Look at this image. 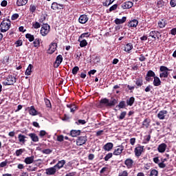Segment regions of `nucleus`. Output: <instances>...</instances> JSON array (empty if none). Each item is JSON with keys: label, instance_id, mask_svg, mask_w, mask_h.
Wrapping results in <instances>:
<instances>
[{"label": "nucleus", "instance_id": "1", "mask_svg": "<svg viewBox=\"0 0 176 176\" xmlns=\"http://www.w3.org/2000/svg\"><path fill=\"white\" fill-rule=\"evenodd\" d=\"M118 102V99H116L113 97H111V100L107 99V98H104L100 100V105H104L106 107H115Z\"/></svg>", "mask_w": 176, "mask_h": 176}, {"label": "nucleus", "instance_id": "2", "mask_svg": "<svg viewBox=\"0 0 176 176\" xmlns=\"http://www.w3.org/2000/svg\"><path fill=\"white\" fill-rule=\"evenodd\" d=\"M11 27V21L9 18H6L0 24V31L1 32L5 33L6 31L9 30Z\"/></svg>", "mask_w": 176, "mask_h": 176}, {"label": "nucleus", "instance_id": "3", "mask_svg": "<svg viewBox=\"0 0 176 176\" xmlns=\"http://www.w3.org/2000/svg\"><path fill=\"white\" fill-rule=\"evenodd\" d=\"M170 71H172V69H168L166 66H161L160 67V72H161V73H160V77L161 79H162V78H168L170 74V72H168Z\"/></svg>", "mask_w": 176, "mask_h": 176}, {"label": "nucleus", "instance_id": "4", "mask_svg": "<svg viewBox=\"0 0 176 176\" xmlns=\"http://www.w3.org/2000/svg\"><path fill=\"white\" fill-rule=\"evenodd\" d=\"M51 26L48 23H43L40 33L41 36H46L50 32Z\"/></svg>", "mask_w": 176, "mask_h": 176}, {"label": "nucleus", "instance_id": "5", "mask_svg": "<svg viewBox=\"0 0 176 176\" xmlns=\"http://www.w3.org/2000/svg\"><path fill=\"white\" fill-rule=\"evenodd\" d=\"M16 78L14 77V76L9 75L8 77L6 78V81H4L3 83L5 86L14 85V83H16Z\"/></svg>", "mask_w": 176, "mask_h": 176}, {"label": "nucleus", "instance_id": "6", "mask_svg": "<svg viewBox=\"0 0 176 176\" xmlns=\"http://www.w3.org/2000/svg\"><path fill=\"white\" fill-rule=\"evenodd\" d=\"M144 146H140V144H138V146L135 147L134 149V153L136 157H139L142 154V152H144Z\"/></svg>", "mask_w": 176, "mask_h": 176}, {"label": "nucleus", "instance_id": "7", "mask_svg": "<svg viewBox=\"0 0 176 176\" xmlns=\"http://www.w3.org/2000/svg\"><path fill=\"white\" fill-rule=\"evenodd\" d=\"M87 141V136H86V135H85V136H79L76 139V145L77 146L84 145V144H86Z\"/></svg>", "mask_w": 176, "mask_h": 176}, {"label": "nucleus", "instance_id": "8", "mask_svg": "<svg viewBox=\"0 0 176 176\" xmlns=\"http://www.w3.org/2000/svg\"><path fill=\"white\" fill-rule=\"evenodd\" d=\"M123 151H124V146L121 144L120 146L116 147V148L113 152V155L115 156H119L122 153Z\"/></svg>", "mask_w": 176, "mask_h": 176}, {"label": "nucleus", "instance_id": "9", "mask_svg": "<svg viewBox=\"0 0 176 176\" xmlns=\"http://www.w3.org/2000/svg\"><path fill=\"white\" fill-rule=\"evenodd\" d=\"M57 173V170H56V165L51 168L45 169V173L47 174V175H54L55 173Z\"/></svg>", "mask_w": 176, "mask_h": 176}, {"label": "nucleus", "instance_id": "10", "mask_svg": "<svg viewBox=\"0 0 176 176\" xmlns=\"http://www.w3.org/2000/svg\"><path fill=\"white\" fill-rule=\"evenodd\" d=\"M124 164L127 168H132L133 167L134 161L132 158H126L124 161Z\"/></svg>", "mask_w": 176, "mask_h": 176}, {"label": "nucleus", "instance_id": "11", "mask_svg": "<svg viewBox=\"0 0 176 176\" xmlns=\"http://www.w3.org/2000/svg\"><path fill=\"white\" fill-rule=\"evenodd\" d=\"M57 43H51V44L50 45V48H49V54H53V53H54L56 52V50H57Z\"/></svg>", "mask_w": 176, "mask_h": 176}, {"label": "nucleus", "instance_id": "12", "mask_svg": "<svg viewBox=\"0 0 176 176\" xmlns=\"http://www.w3.org/2000/svg\"><path fill=\"white\" fill-rule=\"evenodd\" d=\"M66 161L65 160H62L58 162L57 164H56L55 167L56 171H58L60 170L63 166L65 165Z\"/></svg>", "mask_w": 176, "mask_h": 176}, {"label": "nucleus", "instance_id": "13", "mask_svg": "<svg viewBox=\"0 0 176 176\" xmlns=\"http://www.w3.org/2000/svg\"><path fill=\"white\" fill-rule=\"evenodd\" d=\"M88 20H89V18L86 14L80 15V17L78 18V22L80 24H86Z\"/></svg>", "mask_w": 176, "mask_h": 176}, {"label": "nucleus", "instance_id": "14", "mask_svg": "<svg viewBox=\"0 0 176 176\" xmlns=\"http://www.w3.org/2000/svg\"><path fill=\"white\" fill-rule=\"evenodd\" d=\"M167 144L165 143H162L159 144L157 147V151L160 152V153H164V152L166 151Z\"/></svg>", "mask_w": 176, "mask_h": 176}, {"label": "nucleus", "instance_id": "15", "mask_svg": "<svg viewBox=\"0 0 176 176\" xmlns=\"http://www.w3.org/2000/svg\"><path fill=\"white\" fill-rule=\"evenodd\" d=\"M133 1H125L124 3L122 4L121 8H122L123 9H130L133 8Z\"/></svg>", "mask_w": 176, "mask_h": 176}, {"label": "nucleus", "instance_id": "16", "mask_svg": "<svg viewBox=\"0 0 176 176\" xmlns=\"http://www.w3.org/2000/svg\"><path fill=\"white\" fill-rule=\"evenodd\" d=\"M154 78V80L153 81V85L155 87H158V86H160L162 85V81L160 80V78L156 76V74L153 77Z\"/></svg>", "mask_w": 176, "mask_h": 176}, {"label": "nucleus", "instance_id": "17", "mask_svg": "<svg viewBox=\"0 0 176 176\" xmlns=\"http://www.w3.org/2000/svg\"><path fill=\"white\" fill-rule=\"evenodd\" d=\"M136 87L135 88L138 89L139 87H142L144 85V80L142 77H139L136 78V81H135Z\"/></svg>", "mask_w": 176, "mask_h": 176}, {"label": "nucleus", "instance_id": "18", "mask_svg": "<svg viewBox=\"0 0 176 176\" xmlns=\"http://www.w3.org/2000/svg\"><path fill=\"white\" fill-rule=\"evenodd\" d=\"M63 61V56L62 55H58L56 56L55 64L56 65V68H58Z\"/></svg>", "mask_w": 176, "mask_h": 176}, {"label": "nucleus", "instance_id": "19", "mask_svg": "<svg viewBox=\"0 0 176 176\" xmlns=\"http://www.w3.org/2000/svg\"><path fill=\"white\" fill-rule=\"evenodd\" d=\"M158 34H160L159 31L153 30L150 32L149 36H151V38H153L154 41H156V38H160V37L158 36Z\"/></svg>", "mask_w": 176, "mask_h": 176}, {"label": "nucleus", "instance_id": "20", "mask_svg": "<svg viewBox=\"0 0 176 176\" xmlns=\"http://www.w3.org/2000/svg\"><path fill=\"white\" fill-rule=\"evenodd\" d=\"M139 22L137 19H133L131 21H129L128 23V27L129 28H137Z\"/></svg>", "mask_w": 176, "mask_h": 176}, {"label": "nucleus", "instance_id": "21", "mask_svg": "<svg viewBox=\"0 0 176 176\" xmlns=\"http://www.w3.org/2000/svg\"><path fill=\"white\" fill-rule=\"evenodd\" d=\"M28 136L31 138L33 142H38L39 138H38V136L36 135V133H29Z\"/></svg>", "mask_w": 176, "mask_h": 176}, {"label": "nucleus", "instance_id": "22", "mask_svg": "<svg viewBox=\"0 0 176 176\" xmlns=\"http://www.w3.org/2000/svg\"><path fill=\"white\" fill-rule=\"evenodd\" d=\"M113 148V144L111 142L107 143L103 146V149L105 151H111Z\"/></svg>", "mask_w": 176, "mask_h": 176}, {"label": "nucleus", "instance_id": "23", "mask_svg": "<svg viewBox=\"0 0 176 176\" xmlns=\"http://www.w3.org/2000/svg\"><path fill=\"white\" fill-rule=\"evenodd\" d=\"M34 162V155H31V157H28L25 158L24 162L26 164H32Z\"/></svg>", "mask_w": 176, "mask_h": 176}, {"label": "nucleus", "instance_id": "24", "mask_svg": "<svg viewBox=\"0 0 176 176\" xmlns=\"http://www.w3.org/2000/svg\"><path fill=\"white\" fill-rule=\"evenodd\" d=\"M127 17L123 16L121 19L119 18H116L114 22L116 23V25H120L123 24V23H125L126 21Z\"/></svg>", "mask_w": 176, "mask_h": 176}, {"label": "nucleus", "instance_id": "25", "mask_svg": "<svg viewBox=\"0 0 176 176\" xmlns=\"http://www.w3.org/2000/svg\"><path fill=\"white\" fill-rule=\"evenodd\" d=\"M168 111L166 110L160 111L157 114V118L161 120H163V119L165 118V115H166Z\"/></svg>", "mask_w": 176, "mask_h": 176}, {"label": "nucleus", "instance_id": "26", "mask_svg": "<svg viewBox=\"0 0 176 176\" xmlns=\"http://www.w3.org/2000/svg\"><path fill=\"white\" fill-rule=\"evenodd\" d=\"M29 113L30 116H33L38 115V111L36 110V109L34 108V106H30Z\"/></svg>", "mask_w": 176, "mask_h": 176}, {"label": "nucleus", "instance_id": "27", "mask_svg": "<svg viewBox=\"0 0 176 176\" xmlns=\"http://www.w3.org/2000/svg\"><path fill=\"white\" fill-rule=\"evenodd\" d=\"M133 49V45L131 44V43H128L126 45H125L124 47V52L130 53L131 50Z\"/></svg>", "mask_w": 176, "mask_h": 176}, {"label": "nucleus", "instance_id": "28", "mask_svg": "<svg viewBox=\"0 0 176 176\" xmlns=\"http://www.w3.org/2000/svg\"><path fill=\"white\" fill-rule=\"evenodd\" d=\"M81 133L80 130H72L70 131V135L72 138L78 137V135H80Z\"/></svg>", "mask_w": 176, "mask_h": 176}, {"label": "nucleus", "instance_id": "29", "mask_svg": "<svg viewBox=\"0 0 176 176\" xmlns=\"http://www.w3.org/2000/svg\"><path fill=\"white\" fill-rule=\"evenodd\" d=\"M26 136L24 135H22V133H19V135H18V140L19 141V142L22 143V144H25L26 142Z\"/></svg>", "mask_w": 176, "mask_h": 176}, {"label": "nucleus", "instance_id": "30", "mask_svg": "<svg viewBox=\"0 0 176 176\" xmlns=\"http://www.w3.org/2000/svg\"><path fill=\"white\" fill-rule=\"evenodd\" d=\"M151 122V119L146 118L142 122V126L146 127V129H148V127L150 126Z\"/></svg>", "mask_w": 176, "mask_h": 176}, {"label": "nucleus", "instance_id": "31", "mask_svg": "<svg viewBox=\"0 0 176 176\" xmlns=\"http://www.w3.org/2000/svg\"><path fill=\"white\" fill-rule=\"evenodd\" d=\"M135 102V98L132 96L130 97L129 99L126 100V104L129 105V107H132Z\"/></svg>", "mask_w": 176, "mask_h": 176}, {"label": "nucleus", "instance_id": "32", "mask_svg": "<svg viewBox=\"0 0 176 176\" xmlns=\"http://www.w3.org/2000/svg\"><path fill=\"white\" fill-rule=\"evenodd\" d=\"M167 25L166 20V19H162L161 21H159L158 25L160 28H164Z\"/></svg>", "mask_w": 176, "mask_h": 176}, {"label": "nucleus", "instance_id": "33", "mask_svg": "<svg viewBox=\"0 0 176 176\" xmlns=\"http://www.w3.org/2000/svg\"><path fill=\"white\" fill-rule=\"evenodd\" d=\"M28 2V0H16V6H25Z\"/></svg>", "mask_w": 176, "mask_h": 176}, {"label": "nucleus", "instance_id": "34", "mask_svg": "<svg viewBox=\"0 0 176 176\" xmlns=\"http://www.w3.org/2000/svg\"><path fill=\"white\" fill-rule=\"evenodd\" d=\"M51 9H52V10H59L61 8L58 6V3L54 2L51 5Z\"/></svg>", "mask_w": 176, "mask_h": 176}, {"label": "nucleus", "instance_id": "35", "mask_svg": "<svg viewBox=\"0 0 176 176\" xmlns=\"http://www.w3.org/2000/svg\"><path fill=\"white\" fill-rule=\"evenodd\" d=\"M26 150L25 148H20V149H17L15 152V154H16V157H19V156H21V155L23 153H24V152H25Z\"/></svg>", "mask_w": 176, "mask_h": 176}, {"label": "nucleus", "instance_id": "36", "mask_svg": "<svg viewBox=\"0 0 176 176\" xmlns=\"http://www.w3.org/2000/svg\"><path fill=\"white\" fill-rule=\"evenodd\" d=\"M41 38L34 39V41L33 42L34 47H37V49H38V47H39L41 46Z\"/></svg>", "mask_w": 176, "mask_h": 176}, {"label": "nucleus", "instance_id": "37", "mask_svg": "<svg viewBox=\"0 0 176 176\" xmlns=\"http://www.w3.org/2000/svg\"><path fill=\"white\" fill-rule=\"evenodd\" d=\"M32 65L30 64L27 70L25 71V74L27 75V76H30L32 74Z\"/></svg>", "mask_w": 176, "mask_h": 176}, {"label": "nucleus", "instance_id": "38", "mask_svg": "<svg viewBox=\"0 0 176 176\" xmlns=\"http://www.w3.org/2000/svg\"><path fill=\"white\" fill-rule=\"evenodd\" d=\"M78 42H80V47H85L87 46V45H88V42L87 41L86 39H82V40L80 39V41H78Z\"/></svg>", "mask_w": 176, "mask_h": 176}, {"label": "nucleus", "instance_id": "39", "mask_svg": "<svg viewBox=\"0 0 176 176\" xmlns=\"http://www.w3.org/2000/svg\"><path fill=\"white\" fill-rule=\"evenodd\" d=\"M44 101L45 102V106L47 108L51 109L52 107L50 100L47 99V98H45Z\"/></svg>", "mask_w": 176, "mask_h": 176}, {"label": "nucleus", "instance_id": "40", "mask_svg": "<svg viewBox=\"0 0 176 176\" xmlns=\"http://www.w3.org/2000/svg\"><path fill=\"white\" fill-rule=\"evenodd\" d=\"M25 38L29 40L30 42L34 41V36L31 34H26Z\"/></svg>", "mask_w": 176, "mask_h": 176}, {"label": "nucleus", "instance_id": "41", "mask_svg": "<svg viewBox=\"0 0 176 176\" xmlns=\"http://www.w3.org/2000/svg\"><path fill=\"white\" fill-rule=\"evenodd\" d=\"M36 8H37L36 6H34V4H30V13H32V14L35 13Z\"/></svg>", "mask_w": 176, "mask_h": 176}, {"label": "nucleus", "instance_id": "42", "mask_svg": "<svg viewBox=\"0 0 176 176\" xmlns=\"http://www.w3.org/2000/svg\"><path fill=\"white\" fill-rule=\"evenodd\" d=\"M90 36V34L89 32L87 33H82L80 34V36L78 38V41H80V39H82L84 38H89Z\"/></svg>", "mask_w": 176, "mask_h": 176}, {"label": "nucleus", "instance_id": "43", "mask_svg": "<svg viewBox=\"0 0 176 176\" xmlns=\"http://www.w3.org/2000/svg\"><path fill=\"white\" fill-rule=\"evenodd\" d=\"M52 152H53V150H52L50 148H46V149L41 150V153L43 154H46V155L51 154V153H52Z\"/></svg>", "mask_w": 176, "mask_h": 176}, {"label": "nucleus", "instance_id": "44", "mask_svg": "<svg viewBox=\"0 0 176 176\" xmlns=\"http://www.w3.org/2000/svg\"><path fill=\"white\" fill-rule=\"evenodd\" d=\"M164 6V0H159L157 1V6L158 8H163Z\"/></svg>", "mask_w": 176, "mask_h": 176}, {"label": "nucleus", "instance_id": "45", "mask_svg": "<svg viewBox=\"0 0 176 176\" xmlns=\"http://www.w3.org/2000/svg\"><path fill=\"white\" fill-rule=\"evenodd\" d=\"M79 70H80V67L78 66H75L74 67H73L72 70V74L74 75H76L78 72H79Z\"/></svg>", "mask_w": 176, "mask_h": 176}, {"label": "nucleus", "instance_id": "46", "mask_svg": "<svg viewBox=\"0 0 176 176\" xmlns=\"http://www.w3.org/2000/svg\"><path fill=\"white\" fill-rule=\"evenodd\" d=\"M149 176H158V170H156V169H152V170L150 171Z\"/></svg>", "mask_w": 176, "mask_h": 176}, {"label": "nucleus", "instance_id": "47", "mask_svg": "<svg viewBox=\"0 0 176 176\" xmlns=\"http://www.w3.org/2000/svg\"><path fill=\"white\" fill-rule=\"evenodd\" d=\"M113 156V153H108L107 155H105V157H104V160L105 162H108L109 160L111 159V157H112Z\"/></svg>", "mask_w": 176, "mask_h": 176}, {"label": "nucleus", "instance_id": "48", "mask_svg": "<svg viewBox=\"0 0 176 176\" xmlns=\"http://www.w3.org/2000/svg\"><path fill=\"white\" fill-rule=\"evenodd\" d=\"M155 75V73L153 72V70H148V72H147V76L151 78H154Z\"/></svg>", "mask_w": 176, "mask_h": 176}, {"label": "nucleus", "instance_id": "49", "mask_svg": "<svg viewBox=\"0 0 176 176\" xmlns=\"http://www.w3.org/2000/svg\"><path fill=\"white\" fill-rule=\"evenodd\" d=\"M8 160H6L5 161H3V162L0 163V168H5L6 166H8Z\"/></svg>", "mask_w": 176, "mask_h": 176}, {"label": "nucleus", "instance_id": "50", "mask_svg": "<svg viewBox=\"0 0 176 176\" xmlns=\"http://www.w3.org/2000/svg\"><path fill=\"white\" fill-rule=\"evenodd\" d=\"M118 4L116 3L113 4L111 7H110V8L109 9V12H113L116 10V9L118 8Z\"/></svg>", "mask_w": 176, "mask_h": 176}, {"label": "nucleus", "instance_id": "51", "mask_svg": "<svg viewBox=\"0 0 176 176\" xmlns=\"http://www.w3.org/2000/svg\"><path fill=\"white\" fill-rule=\"evenodd\" d=\"M125 107H126V103H125L124 100H122L121 102H120V103L118 104V107L123 109L124 108H125Z\"/></svg>", "mask_w": 176, "mask_h": 176}, {"label": "nucleus", "instance_id": "52", "mask_svg": "<svg viewBox=\"0 0 176 176\" xmlns=\"http://www.w3.org/2000/svg\"><path fill=\"white\" fill-rule=\"evenodd\" d=\"M126 113H127L126 111H122V113H120V115L119 116V119L120 120H123V119L125 118Z\"/></svg>", "mask_w": 176, "mask_h": 176}, {"label": "nucleus", "instance_id": "53", "mask_svg": "<svg viewBox=\"0 0 176 176\" xmlns=\"http://www.w3.org/2000/svg\"><path fill=\"white\" fill-rule=\"evenodd\" d=\"M32 25L35 30H37L38 28H41V23H39V22H35L34 23H33Z\"/></svg>", "mask_w": 176, "mask_h": 176}, {"label": "nucleus", "instance_id": "54", "mask_svg": "<svg viewBox=\"0 0 176 176\" xmlns=\"http://www.w3.org/2000/svg\"><path fill=\"white\" fill-rule=\"evenodd\" d=\"M70 117L67 116V114H64L63 117L62 118L63 121L69 122Z\"/></svg>", "mask_w": 176, "mask_h": 176}, {"label": "nucleus", "instance_id": "55", "mask_svg": "<svg viewBox=\"0 0 176 176\" xmlns=\"http://www.w3.org/2000/svg\"><path fill=\"white\" fill-rule=\"evenodd\" d=\"M78 109V106H76V104H72V110H71L72 113L76 112V111Z\"/></svg>", "mask_w": 176, "mask_h": 176}, {"label": "nucleus", "instance_id": "56", "mask_svg": "<svg viewBox=\"0 0 176 176\" xmlns=\"http://www.w3.org/2000/svg\"><path fill=\"white\" fill-rule=\"evenodd\" d=\"M47 134V132L45 130H41L40 131V133H38V135L41 137V138H43L45 137V135Z\"/></svg>", "mask_w": 176, "mask_h": 176}, {"label": "nucleus", "instance_id": "57", "mask_svg": "<svg viewBox=\"0 0 176 176\" xmlns=\"http://www.w3.org/2000/svg\"><path fill=\"white\" fill-rule=\"evenodd\" d=\"M46 20V17L45 15H42L41 17L38 19L39 23L44 24V21Z\"/></svg>", "mask_w": 176, "mask_h": 176}, {"label": "nucleus", "instance_id": "58", "mask_svg": "<svg viewBox=\"0 0 176 176\" xmlns=\"http://www.w3.org/2000/svg\"><path fill=\"white\" fill-rule=\"evenodd\" d=\"M15 45H16V47L22 46V45H23L22 40L21 39V40H17L16 42H15Z\"/></svg>", "mask_w": 176, "mask_h": 176}, {"label": "nucleus", "instance_id": "59", "mask_svg": "<svg viewBox=\"0 0 176 176\" xmlns=\"http://www.w3.org/2000/svg\"><path fill=\"white\" fill-rule=\"evenodd\" d=\"M9 61H10V56H6L3 57V63L4 64L8 63Z\"/></svg>", "mask_w": 176, "mask_h": 176}, {"label": "nucleus", "instance_id": "60", "mask_svg": "<svg viewBox=\"0 0 176 176\" xmlns=\"http://www.w3.org/2000/svg\"><path fill=\"white\" fill-rule=\"evenodd\" d=\"M158 166L161 168H164L166 167V165L164 164V161H162V162L158 164Z\"/></svg>", "mask_w": 176, "mask_h": 176}, {"label": "nucleus", "instance_id": "61", "mask_svg": "<svg viewBox=\"0 0 176 176\" xmlns=\"http://www.w3.org/2000/svg\"><path fill=\"white\" fill-rule=\"evenodd\" d=\"M118 176H129V173L127 170H124L122 172H121Z\"/></svg>", "mask_w": 176, "mask_h": 176}, {"label": "nucleus", "instance_id": "62", "mask_svg": "<svg viewBox=\"0 0 176 176\" xmlns=\"http://www.w3.org/2000/svg\"><path fill=\"white\" fill-rule=\"evenodd\" d=\"M170 6L171 8H175L176 6V0H170Z\"/></svg>", "mask_w": 176, "mask_h": 176}, {"label": "nucleus", "instance_id": "63", "mask_svg": "<svg viewBox=\"0 0 176 176\" xmlns=\"http://www.w3.org/2000/svg\"><path fill=\"white\" fill-rule=\"evenodd\" d=\"M146 60V58L145 56L143 55V54H142L139 58V60L141 62L145 61Z\"/></svg>", "mask_w": 176, "mask_h": 176}, {"label": "nucleus", "instance_id": "64", "mask_svg": "<svg viewBox=\"0 0 176 176\" xmlns=\"http://www.w3.org/2000/svg\"><path fill=\"white\" fill-rule=\"evenodd\" d=\"M19 14H12V16L11 17L12 20H16L17 19H19Z\"/></svg>", "mask_w": 176, "mask_h": 176}]
</instances>
